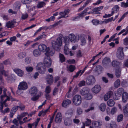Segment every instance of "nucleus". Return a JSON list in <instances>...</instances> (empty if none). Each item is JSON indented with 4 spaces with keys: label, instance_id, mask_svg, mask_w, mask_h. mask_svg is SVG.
<instances>
[{
    "label": "nucleus",
    "instance_id": "393cba45",
    "mask_svg": "<svg viewBox=\"0 0 128 128\" xmlns=\"http://www.w3.org/2000/svg\"><path fill=\"white\" fill-rule=\"evenodd\" d=\"M18 110L17 107L14 106L12 109L11 111L10 114V118H12L13 115L15 114L16 111Z\"/></svg>",
    "mask_w": 128,
    "mask_h": 128
},
{
    "label": "nucleus",
    "instance_id": "0e129e2a",
    "mask_svg": "<svg viewBox=\"0 0 128 128\" xmlns=\"http://www.w3.org/2000/svg\"><path fill=\"white\" fill-rule=\"evenodd\" d=\"M119 8L118 5H116L112 9V10H115V11H116V12H117L119 10Z\"/></svg>",
    "mask_w": 128,
    "mask_h": 128
},
{
    "label": "nucleus",
    "instance_id": "c85d7f7f",
    "mask_svg": "<svg viewBox=\"0 0 128 128\" xmlns=\"http://www.w3.org/2000/svg\"><path fill=\"white\" fill-rule=\"evenodd\" d=\"M121 69L120 68H116L115 70V75L117 78L119 77L121 74Z\"/></svg>",
    "mask_w": 128,
    "mask_h": 128
},
{
    "label": "nucleus",
    "instance_id": "052dcab7",
    "mask_svg": "<svg viewBox=\"0 0 128 128\" xmlns=\"http://www.w3.org/2000/svg\"><path fill=\"white\" fill-rule=\"evenodd\" d=\"M8 71H6L4 70H3L0 72V73H1L2 74L6 76H8Z\"/></svg>",
    "mask_w": 128,
    "mask_h": 128
},
{
    "label": "nucleus",
    "instance_id": "2eb2a0df",
    "mask_svg": "<svg viewBox=\"0 0 128 128\" xmlns=\"http://www.w3.org/2000/svg\"><path fill=\"white\" fill-rule=\"evenodd\" d=\"M46 81L48 83L50 84L52 83L53 81V77L51 75H47L46 76Z\"/></svg>",
    "mask_w": 128,
    "mask_h": 128
},
{
    "label": "nucleus",
    "instance_id": "603ef678",
    "mask_svg": "<svg viewBox=\"0 0 128 128\" xmlns=\"http://www.w3.org/2000/svg\"><path fill=\"white\" fill-rule=\"evenodd\" d=\"M28 15L27 13L23 14H22L21 18L22 20H25L28 17Z\"/></svg>",
    "mask_w": 128,
    "mask_h": 128
},
{
    "label": "nucleus",
    "instance_id": "f8f14e48",
    "mask_svg": "<svg viewBox=\"0 0 128 128\" xmlns=\"http://www.w3.org/2000/svg\"><path fill=\"white\" fill-rule=\"evenodd\" d=\"M101 90V87L98 85H96L92 89V91L95 94H97Z\"/></svg>",
    "mask_w": 128,
    "mask_h": 128
},
{
    "label": "nucleus",
    "instance_id": "de8ad7c7",
    "mask_svg": "<svg viewBox=\"0 0 128 128\" xmlns=\"http://www.w3.org/2000/svg\"><path fill=\"white\" fill-rule=\"evenodd\" d=\"M73 112L72 109H70L68 110L67 114L70 117H71L73 114Z\"/></svg>",
    "mask_w": 128,
    "mask_h": 128
},
{
    "label": "nucleus",
    "instance_id": "864d4df0",
    "mask_svg": "<svg viewBox=\"0 0 128 128\" xmlns=\"http://www.w3.org/2000/svg\"><path fill=\"white\" fill-rule=\"evenodd\" d=\"M26 68L27 71L28 72H32L33 69V68L31 66L26 67Z\"/></svg>",
    "mask_w": 128,
    "mask_h": 128
},
{
    "label": "nucleus",
    "instance_id": "8fccbe9b",
    "mask_svg": "<svg viewBox=\"0 0 128 128\" xmlns=\"http://www.w3.org/2000/svg\"><path fill=\"white\" fill-rule=\"evenodd\" d=\"M123 92L124 90L122 88H120L118 90V94L119 95H121L122 94H123Z\"/></svg>",
    "mask_w": 128,
    "mask_h": 128
},
{
    "label": "nucleus",
    "instance_id": "a878e982",
    "mask_svg": "<svg viewBox=\"0 0 128 128\" xmlns=\"http://www.w3.org/2000/svg\"><path fill=\"white\" fill-rule=\"evenodd\" d=\"M18 110L17 107L14 106L12 109L11 111L10 114V118H12L13 115L15 114L16 111Z\"/></svg>",
    "mask_w": 128,
    "mask_h": 128
},
{
    "label": "nucleus",
    "instance_id": "58836bf2",
    "mask_svg": "<svg viewBox=\"0 0 128 128\" xmlns=\"http://www.w3.org/2000/svg\"><path fill=\"white\" fill-rule=\"evenodd\" d=\"M46 35L44 34H42V35L39 36L38 37L35 38L34 41V42H36L38 40H39L43 38H44L46 37Z\"/></svg>",
    "mask_w": 128,
    "mask_h": 128
},
{
    "label": "nucleus",
    "instance_id": "aec40b11",
    "mask_svg": "<svg viewBox=\"0 0 128 128\" xmlns=\"http://www.w3.org/2000/svg\"><path fill=\"white\" fill-rule=\"evenodd\" d=\"M80 40L81 41V44L82 46L86 44V40L85 36L84 35H81L80 36Z\"/></svg>",
    "mask_w": 128,
    "mask_h": 128
},
{
    "label": "nucleus",
    "instance_id": "bb28decb",
    "mask_svg": "<svg viewBox=\"0 0 128 128\" xmlns=\"http://www.w3.org/2000/svg\"><path fill=\"white\" fill-rule=\"evenodd\" d=\"M16 22V21L14 20L12 21H9L6 23V26L8 28L13 27V25L14 24V23Z\"/></svg>",
    "mask_w": 128,
    "mask_h": 128
},
{
    "label": "nucleus",
    "instance_id": "7ed1b4c3",
    "mask_svg": "<svg viewBox=\"0 0 128 128\" xmlns=\"http://www.w3.org/2000/svg\"><path fill=\"white\" fill-rule=\"evenodd\" d=\"M44 64L41 62L39 63L36 67V69L40 73L44 74L46 70Z\"/></svg>",
    "mask_w": 128,
    "mask_h": 128
},
{
    "label": "nucleus",
    "instance_id": "4c0bfd02",
    "mask_svg": "<svg viewBox=\"0 0 128 128\" xmlns=\"http://www.w3.org/2000/svg\"><path fill=\"white\" fill-rule=\"evenodd\" d=\"M123 110L124 113H128V103L123 107Z\"/></svg>",
    "mask_w": 128,
    "mask_h": 128
},
{
    "label": "nucleus",
    "instance_id": "e2e57ef3",
    "mask_svg": "<svg viewBox=\"0 0 128 128\" xmlns=\"http://www.w3.org/2000/svg\"><path fill=\"white\" fill-rule=\"evenodd\" d=\"M64 54L66 55H68L69 52L68 48L66 46H64Z\"/></svg>",
    "mask_w": 128,
    "mask_h": 128
},
{
    "label": "nucleus",
    "instance_id": "09e8293b",
    "mask_svg": "<svg viewBox=\"0 0 128 128\" xmlns=\"http://www.w3.org/2000/svg\"><path fill=\"white\" fill-rule=\"evenodd\" d=\"M92 22L94 25H97L99 24V21L98 20L94 19L92 20Z\"/></svg>",
    "mask_w": 128,
    "mask_h": 128
},
{
    "label": "nucleus",
    "instance_id": "423d86ee",
    "mask_svg": "<svg viewBox=\"0 0 128 128\" xmlns=\"http://www.w3.org/2000/svg\"><path fill=\"white\" fill-rule=\"evenodd\" d=\"M96 80L94 76L90 75L88 76L86 81V84L88 85L92 84L95 82Z\"/></svg>",
    "mask_w": 128,
    "mask_h": 128
},
{
    "label": "nucleus",
    "instance_id": "338daca9",
    "mask_svg": "<svg viewBox=\"0 0 128 128\" xmlns=\"http://www.w3.org/2000/svg\"><path fill=\"white\" fill-rule=\"evenodd\" d=\"M124 66L128 67V58L124 61Z\"/></svg>",
    "mask_w": 128,
    "mask_h": 128
},
{
    "label": "nucleus",
    "instance_id": "3c124183",
    "mask_svg": "<svg viewBox=\"0 0 128 128\" xmlns=\"http://www.w3.org/2000/svg\"><path fill=\"white\" fill-rule=\"evenodd\" d=\"M50 107V106L46 110H43L41 111L42 116H44L46 115V113L48 111Z\"/></svg>",
    "mask_w": 128,
    "mask_h": 128
},
{
    "label": "nucleus",
    "instance_id": "f704fd0d",
    "mask_svg": "<svg viewBox=\"0 0 128 128\" xmlns=\"http://www.w3.org/2000/svg\"><path fill=\"white\" fill-rule=\"evenodd\" d=\"M45 4V3L44 2H38L37 6L38 8H39L43 7Z\"/></svg>",
    "mask_w": 128,
    "mask_h": 128
},
{
    "label": "nucleus",
    "instance_id": "412c9836",
    "mask_svg": "<svg viewBox=\"0 0 128 128\" xmlns=\"http://www.w3.org/2000/svg\"><path fill=\"white\" fill-rule=\"evenodd\" d=\"M113 94L112 91H109L107 92L104 96V100L105 101H107L108 99L110 98Z\"/></svg>",
    "mask_w": 128,
    "mask_h": 128
},
{
    "label": "nucleus",
    "instance_id": "e433bc0d",
    "mask_svg": "<svg viewBox=\"0 0 128 128\" xmlns=\"http://www.w3.org/2000/svg\"><path fill=\"white\" fill-rule=\"evenodd\" d=\"M123 116L122 114L118 115L117 118V120L118 122H120L123 120Z\"/></svg>",
    "mask_w": 128,
    "mask_h": 128
},
{
    "label": "nucleus",
    "instance_id": "4be33fe9",
    "mask_svg": "<svg viewBox=\"0 0 128 128\" xmlns=\"http://www.w3.org/2000/svg\"><path fill=\"white\" fill-rule=\"evenodd\" d=\"M128 98V94L126 92H124L122 94V100L124 103L126 102Z\"/></svg>",
    "mask_w": 128,
    "mask_h": 128
},
{
    "label": "nucleus",
    "instance_id": "ea45409f",
    "mask_svg": "<svg viewBox=\"0 0 128 128\" xmlns=\"http://www.w3.org/2000/svg\"><path fill=\"white\" fill-rule=\"evenodd\" d=\"M31 62V58L29 57H26L25 60V63L27 64H29Z\"/></svg>",
    "mask_w": 128,
    "mask_h": 128
},
{
    "label": "nucleus",
    "instance_id": "680f3d73",
    "mask_svg": "<svg viewBox=\"0 0 128 128\" xmlns=\"http://www.w3.org/2000/svg\"><path fill=\"white\" fill-rule=\"evenodd\" d=\"M85 82L84 80H82L80 81L78 84V86L80 87H81L82 86L85 85Z\"/></svg>",
    "mask_w": 128,
    "mask_h": 128
},
{
    "label": "nucleus",
    "instance_id": "a211bd4d",
    "mask_svg": "<svg viewBox=\"0 0 128 128\" xmlns=\"http://www.w3.org/2000/svg\"><path fill=\"white\" fill-rule=\"evenodd\" d=\"M71 103V101L69 99L66 100H64L62 102V106L64 108H66Z\"/></svg>",
    "mask_w": 128,
    "mask_h": 128
},
{
    "label": "nucleus",
    "instance_id": "dca6fc26",
    "mask_svg": "<svg viewBox=\"0 0 128 128\" xmlns=\"http://www.w3.org/2000/svg\"><path fill=\"white\" fill-rule=\"evenodd\" d=\"M18 75L20 76H22L24 74V72L22 70L18 68H16L14 70Z\"/></svg>",
    "mask_w": 128,
    "mask_h": 128
},
{
    "label": "nucleus",
    "instance_id": "ddd939ff",
    "mask_svg": "<svg viewBox=\"0 0 128 128\" xmlns=\"http://www.w3.org/2000/svg\"><path fill=\"white\" fill-rule=\"evenodd\" d=\"M92 124L94 128H100L102 125V122L100 121H96L94 122Z\"/></svg>",
    "mask_w": 128,
    "mask_h": 128
},
{
    "label": "nucleus",
    "instance_id": "6e6552de",
    "mask_svg": "<svg viewBox=\"0 0 128 128\" xmlns=\"http://www.w3.org/2000/svg\"><path fill=\"white\" fill-rule=\"evenodd\" d=\"M52 61L50 57H45L44 60V64L47 67H50L51 65Z\"/></svg>",
    "mask_w": 128,
    "mask_h": 128
},
{
    "label": "nucleus",
    "instance_id": "7c9ffc66",
    "mask_svg": "<svg viewBox=\"0 0 128 128\" xmlns=\"http://www.w3.org/2000/svg\"><path fill=\"white\" fill-rule=\"evenodd\" d=\"M114 101L112 99H110L108 100L107 102V105L110 106H112L114 104Z\"/></svg>",
    "mask_w": 128,
    "mask_h": 128
},
{
    "label": "nucleus",
    "instance_id": "c9c22d12",
    "mask_svg": "<svg viewBox=\"0 0 128 128\" xmlns=\"http://www.w3.org/2000/svg\"><path fill=\"white\" fill-rule=\"evenodd\" d=\"M113 19V17H112L107 19H105L104 20V21H102L101 23H100L101 24H103L104 22H105L106 23H107L110 22H111L112 21Z\"/></svg>",
    "mask_w": 128,
    "mask_h": 128
},
{
    "label": "nucleus",
    "instance_id": "bf43d9fd",
    "mask_svg": "<svg viewBox=\"0 0 128 128\" xmlns=\"http://www.w3.org/2000/svg\"><path fill=\"white\" fill-rule=\"evenodd\" d=\"M121 6L124 8L127 7L128 6V1H127L126 3L123 2H122Z\"/></svg>",
    "mask_w": 128,
    "mask_h": 128
},
{
    "label": "nucleus",
    "instance_id": "5701e85b",
    "mask_svg": "<svg viewBox=\"0 0 128 128\" xmlns=\"http://www.w3.org/2000/svg\"><path fill=\"white\" fill-rule=\"evenodd\" d=\"M38 91L36 88L35 87H33L30 90V92L32 95H36Z\"/></svg>",
    "mask_w": 128,
    "mask_h": 128
},
{
    "label": "nucleus",
    "instance_id": "4468645a",
    "mask_svg": "<svg viewBox=\"0 0 128 128\" xmlns=\"http://www.w3.org/2000/svg\"><path fill=\"white\" fill-rule=\"evenodd\" d=\"M89 89L87 88H84L81 90L80 91V93L82 96H85L89 92Z\"/></svg>",
    "mask_w": 128,
    "mask_h": 128
},
{
    "label": "nucleus",
    "instance_id": "5fc2aeb1",
    "mask_svg": "<svg viewBox=\"0 0 128 128\" xmlns=\"http://www.w3.org/2000/svg\"><path fill=\"white\" fill-rule=\"evenodd\" d=\"M51 89L49 86H47L46 88L45 92L47 94L49 93L51 91Z\"/></svg>",
    "mask_w": 128,
    "mask_h": 128
},
{
    "label": "nucleus",
    "instance_id": "9d476101",
    "mask_svg": "<svg viewBox=\"0 0 128 128\" xmlns=\"http://www.w3.org/2000/svg\"><path fill=\"white\" fill-rule=\"evenodd\" d=\"M46 52L45 53V54L46 56L45 57H50V56H52L54 54V50H52L51 49H50L49 47H48L46 51Z\"/></svg>",
    "mask_w": 128,
    "mask_h": 128
},
{
    "label": "nucleus",
    "instance_id": "cd10ccee",
    "mask_svg": "<svg viewBox=\"0 0 128 128\" xmlns=\"http://www.w3.org/2000/svg\"><path fill=\"white\" fill-rule=\"evenodd\" d=\"M34 55L36 57H37L40 55L41 54V52L39 50H34L33 52Z\"/></svg>",
    "mask_w": 128,
    "mask_h": 128
},
{
    "label": "nucleus",
    "instance_id": "473e14b6",
    "mask_svg": "<svg viewBox=\"0 0 128 128\" xmlns=\"http://www.w3.org/2000/svg\"><path fill=\"white\" fill-rule=\"evenodd\" d=\"M60 61L61 62H63L65 61V58L63 54L60 53L59 55Z\"/></svg>",
    "mask_w": 128,
    "mask_h": 128
},
{
    "label": "nucleus",
    "instance_id": "37998d69",
    "mask_svg": "<svg viewBox=\"0 0 128 128\" xmlns=\"http://www.w3.org/2000/svg\"><path fill=\"white\" fill-rule=\"evenodd\" d=\"M14 106L17 107L18 109V108H19L22 111L24 110L25 108L24 106L22 104H19V106Z\"/></svg>",
    "mask_w": 128,
    "mask_h": 128
},
{
    "label": "nucleus",
    "instance_id": "b1692460",
    "mask_svg": "<svg viewBox=\"0 0 128 128\" xmlns=\"http://www.w3.org/2000/svg\"><path fill=\"white\" fill-rule=\"evenodd\" d=\"M110 62L111 60L109 58L106 57L102 60V63L104 65H106L110 63Z\"/></svg>",
    "mask_w": 128,
    "mask_h": 128
},
{
    "label": "nucleus",
    "instance_id": "6e6d98bb",
    "mask_svg": "<svg viewBox=\"0 0 128 128\" xmlns=\"http://www.w3.org/2000/svg\"><path fill=\"white\" fill-rule=\"evenodd\" d=\"M77 112L78 114H81L82 112V110L81 108L79 107H78L77 108Z\"/></svg>",
    "mask_w": 128,
    "mask_h": 128
},
{
    "label": "nucleus",
    "instance_id": "774afa93",
    "mask_svg": "<svg viewBox=\"0 0 128 128\" xmlns=\"http://www.w3.org/2000/svg\"><path fill=\"white\" fill-rule=\"evenodd\" d=\"M124 44L125 45L128 44V38H126L124 40Z\"/></svg>",
    "mask_w": 128,
    "mask_h": 128
},
{
    "label": "nucleus",
    "instance_id": "79ce46f5",
    "mask_svg": "<svg viewBox=\"0 0 128 128\" xmlns=\"http://www.w3.org/2000/svg\"><path fill=\"white\" fill-rule=\"evenodd\" d=\"M120 81L119 79H117L114 83V86L117 88L120 86Z\"/></svg>",
    "mask_w": 128,
    "mask_h": 128
},
{
    "label": "nucleus",
    "instance_id": "69168bd1",
    "mask_svg": "<svg viewBox=\"0 0 128 128\" xmlns=\"http://www.w3.org/2000/svg\"><path fill=\"white\" fill-rule=\"evenodd\" d=\"M5 97H4V96H0V103H2V104H4L6 103V100H5L3 102V100L2 99V98H4Z\"/></svg>",
    "mask_w": 128,
    "mask_h": 128
},
{
    "label": "nucleus",
    "instance_id": "2f4dec72",
    "mask_svg": "<svg viewBox=\"0 0 128 128\" xmlns=\"http://www.w3.org/2000/svg\"><path fill=\"white\" fill-rule=\"evenodd\" d=\"M92 98V95L90 93L87 94L84 96V98L88 100L91 99Z\"/></svg>",
    "mask_w": 128,
    "mask_h": 128
},
{
    "label": "nucleus",
    "instance_id": "39448f33",
    "mask_svg": "<svg viewBox=\"0 0 128 128\" xmlns=\"http://www.w3.org/2000/svg\"><path fill=\"white\" fill-rule=\"evenodd\" d=\"M74 104L76 106L80 105L81 103V98L80 95H76L74 96L72 99Z\"/></svg>",
    "mask_w": 128,
    "mask_h": 128
},
{
    "label": "nucleus",
    "instance_id": "4d7b16f0",
    "mask_svg": "<svg viewBox=\"0 0 128 128\" xmlns=\"http://www.w3.org/2000/svg\"><path fill=\"white\" fill-rule=\"evenodd\" d=\"M85 14V13H84V12L83 11L82 12L81 14H78V16L77 17H76V18H77L80 17H83L84 16V14Z\"/></svg>",
    "mask_w": 128,
    "mask_h": 128
},
{
    "label": "nucleus",
    "instance_id": "0eeeda50",
    "mask_svg": "<svg viewBox=\"0 0 128 128\" xmlns=\"http://www.w3.org/2000/svg\"><path fill=\"white\" fill-rule=\"evenodd\" d=\"M123 48L120 47L117 50L116 55L117 58L120 60H122L124 58V54L123 52Z\"/></svg>",
    "mask_w": 128,
    "mask_h": 128
},
{
    "label": "nucleus",
    "instance_id": "20e7f679",
    "mask_svg": "<svg viewBox=\"0 0 128 128\" xmlns=\"http://www.w3.org/2000/svg\"><path fill=\"white\" fill-rule=\"evenodd\" d=\"M68 38L71 42L74 43L78 40L80 38V35L76 34L75 36L73 34H70L69 35Z\"/></svg>",
    "mask_w": 128,
    "mask_h": 128
},
{
    "label": "nucleus",
    "instance_id": "72a5a7b5",
    "mask_svg": "<svg viewBox=\"0 0 128 128\" xmlns=\"http://www.w3.org/2000/svg\"><path fill=\"white\" fill-rule=\"evenodd\" d=\"M119 62L116 60H113L112 62V66L114 67H116L119 64Z\"/></svg>",
    "mask_w": 128,
    "mask_h": 128
},
{
    "label": "nucleus",
    "instance_id": "a18cd8bd",
    "mask_svg": "<svg viewBox=\"0 0 128 128\" xmlns=\"http://www.w3.org/2000/svg\"><path fill=\"white\" fill-rule=\"evenodd\" d=\"M75 69V66L72 65H70L68 68V71L71 72H73Z\"/></svg>",
    "mask_w": 128,
    "mask_h": 128
},
{
    "label": "nucleus",
    "instance_id": "49530a36",
    "mask_svg": "<svg viewBox=\"0 0 128 128\" xmlns=\"http://www.w3.org/2000/svg\"><path fill=\"white\" fill-rule=\"evenodd\" d=\"M26 53L24 52H22L18 54V57L20 58H22L25 56Z\"/></svg>",
    "mask_w": 128,
    "mask_h": 128
},
{
    "label": "nucleus",
    "instance_id": "c03bdc74",
    "mask_svg": "<svg viewBox=\"0 0 128 128\" xmlns=\"http://www.w3.org/2000/svg\"><path fill=\"white\" fill-rule=\"evenodd\" d=\"M103 6H101L93 9V11L98 12L100 11L103 8Z\"/></svg>",
    "mask_w": 128,
    "mask_h": 128
},
{
    "label": "nucleus",
    "instance_id": "13d9d810",
    "mask_svg": "<svg viewBox=\"0 0 128 128\" xmlns=\"http://www.w3.org/2000/svg\"><path fill=\"white\" fill-rule=\"evenodd\" d=\"M32 0H22V2L23 4H26L30 3Z\"/></svg>",
    "mask_w": 128,
    "mask_h": 128
},
{
    "label": "nucleus",
    "instance_id": "f257e3e1",
    "mask_svg": "<svg viewBox=\"0 0 128 128\" xmlns=\"http://www.w3.org/2000/svg\"><path fill=\"white\" fill-rule=\"evenodd\" d=\"M64 38L62 35L60 34L56 40H53L52 42V47L56 50H60V47L62 45V39Z\"/></svg>",
    "mask_w": 128,
    "mask_h": 128
},
{
    "label": "nucleus",
    "instance_id": "f03ea898",
    "mask_svg": "<svg viewBox=\"0 0 128 128\" xmlns=\"http://www.w3.org/2000/svg\"><path fill=\"white\" fill-rule=\"evenodd\" d=\"M28 86L27 83L25 82H23L20 83L18 85V90L17 91L16 93L20 95L19 93H20V90H24L28 88Z\"/></svg>",
    "mask_w": 128,
    "mask_h": 128
},
{
    "label": "nucleus",
    "instance_id": "9b49d317",
    "mask_svg": "<svg viewBox=\"0 0 128 128\" xmlns=\"http://www.w3.org/2000/svg\"><path fill=\"white\" fill-rule=\"evenodd\" d=\"M62 116L60 112H58L55 117V121L57 123H60L62 121Z\"/></svg>",
    "mask_w": 128,
    "mask_h": 128
},
{
    "label": "nucleus",
    "instance_id": "1a4fd4ad",
    "mask_svg": "<svg viewBox=\"0 0 128 128\" xmlns=\"http://www.w3.org/2000/svg\"><path fill=\"white\" fill-rule=\"evenodd\" d=\"M103 70V68L100 66L98 65L97 66L95 69L94 70L95 75H98L102 72Z\"/></svg>",
    "mask_w": 128,
    "mask_h": 128
},
{
    "label": "nucleus",
    "instance_id": "f3484780",
    "mask_svg": "<svg viewBox=\"0 0 128 128\" xmlns=\"http://www.w3.org/2000/svg\"><path fill=\"white\" fill-rule=\"evenodd\" d=\"M38 49L40 51L42 52H46L48 48L44 44H41L39 46Z\"/></svg>",
    "mask_w": 128,
    "mask_h": 128
},
{
    "label": "nucleus",
    "instance_id": "c756f323",
    "mask_svg": "<svg viewBox=\"0 0 128 128\" xmlns=\"http://www.w3.org/2000/svg\"><path fill=\"white\" fill-rule=\"evenodd\" d=\"M99 108L101 111L102 112H104L106 108V104L104 103L101 104L100 105Z\"/></svg>",
    "mask_w": 128,
    "mask_h": 128
},
{
    "label": "nucleus",
    "instance_id": "a19ab883",
    "mask_svg": "<svg viewBox=\"0 0 128 128\" xmlns=\"http://www.w3.org/2000/svg\"><path fill=\"white\" fill-rule=\"evenodd\" d=\"M117 110V108L114 107L110 111V113L112 114H114L116 112Z\"/></svg>",
    "mask_w": 128,
    "mask_h": 128
},
{
    "label": "nucleus",
    "instance_id": "6ab92c4d",
    "mask_svg": "<svg viewBox=\"0 0 128 128\" xmlns=\"http://www.w3.org/2000/svg\"><path fill=\"white\" fill-rule=\"evenodd\" d=\"M72 123V121L71 120L68 118H66L64 121V123L65 125L68 126L71 125Z\"/></svg>",
    "mask_w": 128,
    "mask_h": 128
}]
</instances>
